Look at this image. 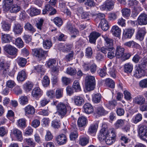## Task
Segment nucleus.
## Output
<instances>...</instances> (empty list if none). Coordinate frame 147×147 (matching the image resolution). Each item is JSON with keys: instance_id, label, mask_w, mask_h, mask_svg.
I'll return each instance as SVG.
<instances>
[{"instance_id": "f257e3e1", "label": "nucleus", "mask_w": 147, "mask_h": 147, "mask_svg": "<svg viewBox=\"0 0 147 147\" xmlns=\"http://www.w3.org/2000/svg\"><path fill=\"white\" fill-rule=\"evenodd\" d=\"M98 138L100 141L105 140L107 144L111 145L115 141L116 134L113 128L108 129H102L98 134Z\"/></svg>"}, {"instance_id": "f03ea898", "label": "nucleus", "mask_w": 147, "mask_h": 147, "mask_svg": "<svg viewBox=\"0 0 147 147\" xmlns=\"http://www.w3.org/2000/svg\"><path fill=\"white\" fill-rule=\"evenodd\" d=\"M56 113L62 119L66 116V114L69 113L71 111L70 106H66L64 104L60 102L56 106Z\"/></svg>"}, {"instance_id": "7ed1b4c3", "label": "nucleus", "mask_w": 147, "mask_h": 147, "mask_svg": "<svg viewBox=\"0 0 147 147\" xmlns=\"http://www.w3.org/2000/svg\"><path fill=\"white\" fill-rule=\"evenodd\" d=\"M95 82V80L94 76L89 75L85 77V84L87 90L90 91L94 89Z\"/></svg>"}, {"instance_id": "20e7f679", "label": "nucleus", "mask_w": 147, "mask_h": 147, "mask_svg": "<svg viewBox=\"0 0 147 147\" xmlns=\"http://www.w3.org/2000/svg\"><path fill=\"white\" fill-rule=\"evenodd\" d=\"M138 136L140 139L144 141H147V127L143 125L138 127Z\"/></svg>"}, {"instance_id": "39448f33", "label": "nucleus", "mask_w": 147, "mask_h": 147, "mask_svg": "<svg viewBox=\"0 0 147 147\" xmlns=\"http://www.w3.org/2000/svg\"><path fill=\"white\" fill-rule=\"evenodd\" d=\"M114 2L112 0H106L100 6V9L101 11H110L114 7Z\"/></svg>"}, {"instance_id": "423d86ee", "label": "nucleus", "mask_w": 147, "mask_h": 147, "mask_svg": "<svg viewBox=\"0 0 147 147\" xmlns=\"http://www.w3.org/2000/svg\"><path fill=\"white\" fill-rule=\"evenodd\" d=\"M124 49L120 46L117 47L115 55L117 58H121L123 60H125L128 59V54L124 53Z\"/></svg>"}, {"instance_id": "0eeeda50", "label": "nucleus", "mask_w": 147, "mask_h": 147, "mask_svg": "<svg viewBox=\"0 0 147 147\" xmlns=\"http://www.w3.org/2000/svg\"><path fill=\"white\" fill-rule=\"evenodd\" d=\"M105 41V46L108 49V50L113 49V40L110 38L108 35L107 34H102V36Z\"/></svg>"}, {"instance_id": "6e6552de", "label": "nucleus", "mask_w": 147, "mask_h": 147, "mask_svg": "<svg viewBox=\"0 0 147 147\" xmlns=\"http://www.w3.org/2000/svg\"><path fill=\"white\" fill-rule=\"evenodd\" d=\"M3 49L5 51L10 55L15 56L17 55L18 49L13 46L6 45L4 47Z\"/></svg>"}, {"instance_id": "1a4fd4ad", "label": "nucleus", "mask_w": 147, "mask_h": 147, "mask_svg": "<svg viewBox=\"0 0 147 147\" xmlns=\"http://www.w3.org/2000/svg\"><path fill=\"white\" fill-rule=\"evenodd\" d=\"M66 28L70 32L71 37L75 38L78 35V31L75 28L74 26L72 25L70 22H67Z\"/></svg>"}, {"instance_id": "9d476101", "label": "nucleus", "mask_w": 147, "mask_h": 147, "mask_svg": "<svg viewBox=\"0 0 147 147\" xmlns=\"http://www.w3.org/2000/svg\"><path fill=\"white\" fill-rule=\"evenodd\" d=\"M47 53V51H44L42 49H32V54L40 59L43 57Z\"/></svg>"}, {"instance_id": "9b49d317", "label": "nucleus", "mask_w": 147, "mask_h": 147, "mask_svg": "<svg viewBox=\"0 0 147 147\" xmlns=\"http://www.w3.org/2000/svg\"><path fill=\"white\" fill-rule=\"evenodd\" d=\"M137 21L140 25L147 24V14L145 13L141 14L138 18Z\"/></svg>"}, {"instance_id": "f8f14e48", "label": "nucleus", "mask_w": 147, "mask_h": 147, "mask_svg": "<svg viewBox=\"0 0 147 147\" xmlns=\"http://www.w3.org/2000/svg\"><path fill=\"white\" fill-rule=\"evenodd\" d=\"M11 134L17 140L21 141L23 139L22 132L17 128L13 129L11 132Z\"/></svg>"}, {"instance_id": "ddd939ff", "label": "nucleus", "mask_w": 147, "mask_h": 147, "mask_svg": "<svg viewBox=\"0 0 147 147\" xmlns=\"http://www.w3.org/2000/svg\"><path fill=\"white\" fill-rule=\"evenodd\" d=\"M74 104L78 106H80L84 102L83 98L79 96H75L71 99Z\"/></svg>"}, {"instance_id": "4468645a", "label": "nucleus", "mask_w": 147, "mask_h": 147, "mask_svg": "<svg viewBox=\"0 0 147 147\" xmlns=\"http://www.w3.org/2000/svg\"><path fill=\"white\" fill-rule=\"evenodd\" d=\"M15 34H21L23 32L22 26L18 23H15L14 25L13 30Z\"/></svg>"}, {"instance_id": "2eb2a0df", "label": "nucleus", "mask_w": 147, "mask_h": 147, "mask_svg": "<svg viewBox=\"0 0 147 147\" xmlns=\"http://www.w3.org/2000/svg\"><path fill=\"white\" fill-rule=\"evenodd\" d=\"M13 38L9 34H2L1 40L2 43H5L10 42Z\"/></svg>"}, {"instance_id": "dca6fc26", "label": "nucleus", "mask_w": 147, "mask_h": 147, "mask_svg": "<svg viewBox=\"0 0 147 147\" xmlns=\"http://www.w3.org/2000/svg\"><path fill=\"white\" fill-rule=\"evenodd\" d=\"M146 33V29L145 28H139L136 35L137 39L140 41L142 40Z\"/></svg>"}, {"instance_id": "f3484780", "label": "nucleus", "mask_w": 147, "mask_h": 147, "mask_svg": "<svg viewBox=\"0 0 147 147\" xmlns=\"http://www.w3.org/2000/svg\"><path fill=\"white\" fill-rule=\"evenodd\" d=\"M55 140L58 144L62 145L66 143L67 139L64 134H61L56 137Z\"/></svg>"}, {"instance_id": "a211bd4d", "label": "nucleus", "mask_w": 147, "mask_h": 147, "mask_svg": "<svg viewBox=\"0 0 147 147\" xmlns=\"http://www.w3.org/2000/svg\"><path fill=\"white\" fill-rule=\"evenodd\" d=\"M27 78V74L25 70L19 71L18 74L17 79L18 81H23Z\"/></svg>"}, {"instance_id": "6ab92c4d", "label": "nucleus", "mask_w": 147, "mask_h": 147, "mask_svg": "<svg viewBox=\"0 0 147 147\" xmlns=\"http://www.w3.org/2000/svg\"><path fill=\"white\" fill-rule=\"evenodd\" d=\"M100 35V34L96 32H94L91 33L89 36L90 42L92 43H95L96 39Z\"/></svg>"}, {"instance_id": "aec40b11", "label": "nucleus", "mask_w": 147, "mask_h": 147, "mask_svg": "<svg viewBox=\"0 0 147 147\" xmlns=\"http://www.w3.org/2000/svg\"><path fill=\"white\" fill-rule=\"evenodd\" d=\"M42 94V92L38 87L34 88L32 92V96L35 98L40 97Z\"/></svg>"}, {"instance_id": "412c9836", "label": "nucleus", "mask_w": 147, "mask_h": 147, "mask_svg": "<svg viewBox=\"0 0 147 147\" xmlns=\"http://www.w3.org/2000/svg\"><path fill=\"white\" fill-rule=\"evenodd\" d=\"M111 32L113 35L119 37L121 34V29L117 25H115L112 27Z\"/></svg>"}, {"instance_id": "4be33fe9", "label": "nucleus", "mask_w": 147, "mask_h": 147, "mask_svg": "<svg viewBox=\"0 0 147 147\" xmlns=\"http://www.w3.org/2000/svg\"><path fill=\"white\" fill-rule=\"evenodd\" d=\"M84 111L85 113L87 114H90L93 112L94 109L92 105L89 103L85 104L84 106Z\"/></svg>"}, {"instance_id": "5701e85b", "label": "nucleus", "mask_w": 147, "mask_h": 147, "mask_svg": "<svg viewBox=\"0 0 147 147\" xmlns=\"http://www.w3.org/2000/svg\"><path fill=\"white\" fill-rule=\"evenodd\" d=\"M145 75V71L143 68L139 66L136 69L135 76L138 78H140Z\"/></svg>"}, {"instance_id": "b1692460", "label": "nucleus", "mask_w": 147, "mask_h": 147, "mask_svg": "<svg viewBox=\"0 0 147 147\" xmlns=\"http://www.w3.org/2000/svg\"><path fill=\"white\" fill-rule=\"evenodd\" d=\"M25 113L26 115H33L35 112L34 107L30 105H28L25 107L24 109Z\"/></svg>"}, {"instance_id": "393cba45", "label": "nucleus", "mask_w": 147, "mask_h": 147, "mask_svg": "<svg viewBox=\"0 0 147 147\" xmlns=\"http://www.w3.org/2000/svg\"><path fill=\"white\" fill-rule=\"evenodd\" d=\"M95 113L100 115H104L108 113V112L105 110L102 107H99L96 108Z\"/></svg>"}, {"instance_id": "a878e982", "label": "nucleus", "mask_w": 147, "mask_h": 147, "mask_svg": "<svg viewBox=\"0 0 147 147\" xmlns=\"http://www.w3.org/2000/svg\"><path fill=\"white\" fill-rule=\"evenodd\" d=\"M78 125L79 127H81L86 126L87 123L86 118L83 116L80 117L78 120Z\"/></svg>"}, {"instance_id": "bb28decb", "label": "nucleus", "mask_w": 147, "mask_h": 147, "mask_svg": "<svg viewBox=\"0 0 147 147\" xmlns=\"http://www.w3.org/2000/svg\"><path fill=\"white\" fill-rule=\"evenodd\" d=\"M28 12L31 16H33L39 14L40 10L36 8L31 7L28 10Z\"/></svg>"}, {"instance_id": "cd10ccee", "label": "nucleus", "mask_w": 147, "mask_h": 147, "mask_svg": "<svg viewBox=\"0 0 147 147\" xmlns=\"http://www.w3.org/2000/svg\"><path fill=\"white\" fill-rule=\"evenodd\" d=\"M99 25L100 26L102 29L105 31L107 30L109 28L108 22L105 19L101 20Z\"/></svg>"}, {"instance_id": "c85d7f7f", "label": "nucleus", "mask_w": 147, "mask_h": 147, "mask_svg": "<svg viewBox=\"0 0 147 147\" xmlns=\"http://www.w3.org/2000/svg\"><path fill=\"white\" fill-rule=\"evenodd\" d=\"M98 125L97 124H92L89 127L88 133L90 134H95L97 131Z\"/></svg>"}, {"instance_id": "c756f323", "label": "nucleus", "mask_w": 147, "mask_h": 147, "mask_svg": "<svg viewBox=\"0 0 147 147\" xmlns=\"http://www.w3.org/2000/svg\"><path fill=\"white\" fill-rule=\"evenodd\" d=\"M72 87L73 90L76 92H79L81 91L80 83L78 80H76L74 81Z\"/></svg>"}, {"instance_id": "7c9ffc66", "label": "nucleus", "mask_w": 147, "mask_h": 147, "mask_svg": "<svg viewBox=\"0 0 147 147\" xmlns=\"http://www.w3.org/2000/svg\"><path fill=\"white\" fill-rule=\"evenodd\" d=\"M73 129L74 131H72L69 137L70 140H74L77 138L78 137V134L77 131V128L76 125L75 124L73 125Z\"/></svg>"}, {"instance_id": "2f4dec72", "label": "nucleus", "mask_w": 147, "mask_h": 147, "mask_svg": "<svg viewBox=\"0 0 147 147\" xmlns=\"http://www.w3.org/2000/svg\"><path fill=\"white\" fill-rule=\"evenodd\" d=\"M24 28L26 30L29 31L32 34L36 31L35 29L34 28L31 24L29 22H27L25 24Z\"/></svg>"}, {"instance_id": "473e14b6", "label": "nucleus", "mask_w": 147, "mask_h": 147, "mask_svg": "<svg viewBox=\"0 0 147 147\" xmlns=\"http://www.w3.org/2000/svg\"><path fill=\"white\" fill-rule=\"evenodd\" d=\"M102 99V96L99 93H97L94 94L92 96V100L95 103H98L100 102Z\"/></svg>"}, {"instance_id": "72a5a7b5", "label": "nucleus", "mask_w": 147, "mask_h": 147, "mask_svg": "<svg viewBox=\"0 0 147 147\" xmlns=\"http://www.w3.org/2000/svg\"><path fill=\"white\" fill-rule=\"evenodd\" d=\"M34 69L38 73L41 75V78L45 74V71L43 69V66L40 65H38L36 66H34Z\"/></svg>"}, {"instance_id": "f704fd0d", "label": "nucleus", "mask_w": 147, "mask_h": 147, "mask_svg": "<svg viewBox=\"0 0 147 147\" xmlns=\"http://www.w3.org/2000/svg\"><path fill=\"white\" fill-rule=\"evenodd\" d=\"M43 46L44 48L46 49H49L52 46V43L50 39L43 40Z\"/></svg>"}, {"instance_id": "c9c22d12", "label": "nucleus", "mask_w": 147, "mask_h": 147, "mask_svg": "<svg viewBox=\"0 0 147 147\" xmlns=\"http://www.w3.org/2000/svg\"><path fill=\"white\" fill-rule=\"evenodd\" d=\"M18 101L20 105H24L28 103V99L27 96H22L19 98Z\"/></svg>"}, {"instance_id": "e433bc0d", "label": "nucleus", "mask_w": 147, "mask_h": 147, "mask_svg": "<svg viewBox=\"0 0 147 147\" xmlns=\"http://www.w3.org/2000/svg\"><path fill=\"white\" fill-rule=\"evenodd\" d=\"M33 86L32 83L29 81L26 82L23 85L24 89L27 92L31 90Z\"/></svg>"}, {"instance_id": "4c0bfd02", "label": "nucleus", "mask_w": 147, "mask_h": 147, "mask_svg": "<svg viewBox=\"0 0 147 147\" xmlns=\"http://www.w3.org/2000/svg\"><path fill=\"white\" fill-rule=\"evenodd\" d=\"M89 142V138L88 137H81L80 138L79 144L82 146H85Z\"/></svg>"}, {"instance_id": "58836bf2", "label": "nucleus", "mask_w": 147, "mask_h": 147, "mask_svg": "<svg viewBox=\"0 0 147 147\" xmlns=\"http://www.w3.org/2000/svg\"><path fill=\"white\" fill-rule=\"evenodd\" d=\"M26 120L25 119H20L17 121V125L18 127L25 128L26 126Z\"/></svg>"}, {"instance_id": "ea45409f", "label": "nucleus", "mask_w": 147, "mask_h": 147, "mask_svg": "<svg viewBox=\"0 0 147 147\" xmlns=\"http://www.w3.org/2000/svg\"><path fill=\"white\" fill-rule=\"evenodd\" d=\"M4 7L6 10H9L11 5L13 3V0H3Z\"/></svg>"}, {"instance_id": "a19ab883", "label": "nucleus", "mask_w": 147, "mask_h": 147, "mask_svg": "<svg viewBox=\"0 0 147 147\" xmlns=\"http://www.w3.org/2000/svg\"><path fill=\"white\" fill-rule=\"evenodd\" d=\"M105 84L110 88H114L115 87L114 82L110 78H108L105 80Z\"/></svg>"}, {"instance_id": "79ce46f5", "label": "nucleus", "mask_w": 147, "mask_h": 147, "mask_svg": "<svg viewBox=\"0 0 147 147\" xmlns=\"http://www.w3.org/2000/svg\"><path fill=\"white\" fill-rule=\"evenodd\" d=\"M134 102L138 104L141 105L145 102V99L143 97L138 96L134 99Z\"/></svg>"}, {"instance_id": "37998d69", "label": "nucleus", "mask_w": 147, "mask_h": 147, "mask_svg": "<svg viewBox=\"0 0 147 147\" xmlns=\"http://www.w3.org/2000/svg\"><path fill=\"white\" fill-rule=\"evenodd\" d=\"M17 62L20 66H24L27 62L26 59L22 57H18L17 59Z\"/></svg>"}, {"instance_id": "c03bdc74", "label": "nucleus", "mask_w": 147, "mask_h": 147, "mask_svg": "<svg viewBox=\"0 0 147 147\" xmlns=\"http://www.w3.org/2000/svg\"><path fill=\"white\" fill-rule=\"evenodd\" d=\"M50 81L47 76H45L43 78L42 83V86L45 87H48L49 85Z\"/></svg>"}, {"instance_id": "a18cd8bd", "label": "nucleus", "mask_w": 147, "mask_h": 147, "mask_svg": "<svg viewBox=\"0 0 147 147\" xmlns=\"http://www.w3.org/2000/svg\"><path fill=\"white\" fill-rule=\"evenodd\" d=\"M63 95V89L62 88H57L56 90L55 96L57 99L62 97Z\"/></svg>"}, {"instance_id": "49530a36", "label": "nucleus", "mask_w": 147, "mask_h": 147, "mask_svg": "<svg viewBox=\"0 0 147 147\" xmlns=\"http://www.w3.org/2000/svg\"><path fill=\"white\" fill-rule=\"evenodd\" d=\"M15 44L18 48H22L24 47L23 42L20 38H18L16 39Z\"/></svg>"}, {"instance_id": "de8ad7c7", "label": "nucleus", "mask_w": 147, "mask_h": 147, "mask_svg": "<svg viewBox=\"0 0 147 147\" xmlns=\"http://www.w3.org/2000/svg\"><path fill=\"white\" fill-rule=\"evenodd\" d=\"M20 9V7L16 4L12 5L10 7L9 10L11 13H16L19 11Z\"/></svg>"}, {"instance_id": "09e8293b", "label": "nucleus", "mask_w": 147, "mask_h": 147, "mask_svg": "<svg viewBox=\"0 0 147 147\" xmlns=\"http://www.w3.org/2000/svg\"><path fill=\"white\" fill-rule=\"evenodd\" d=\"M139 66L143 69H147V58H144L142 59Z\"/></svg>"}, {"instance_id": "8fccbe9b", "label": "nucleus", "mask_w": 147, "mask_h": 147, "mask_svg": "<svg viewBox=\"0 0 147 147\" xmlns=\"http://www.w3.org/2000/svg\"><path fill=\"white\" fill-rule=\"evenodd\" d=\"M47 64L49 68H52L56 64V61L54 59H49L47 62Z\"/></svg>"}, {"instance_id": "3c124183", "label": "nucleus", "mask_w": 147, "mask_h": 147, "mask_svg": "<svg viewBox=\"0 0 147 147\" xmlns=\"http://www.w3.org/2000/svg\"><path fill=\"white\" fill-rule=\"evenodd\" d=\"M76 72V69L73 68L71 67H69L67 68L65 73L71 76H73L75 75Z\"/></svg>"}, {"instance_id": "603ef678", "label": "nucleus", "mask_w": 147, "mask_h": 147, "mask_svg": "<svg viewBox=\"0 0 147 147\" xmlns=\"http://www.w3.org/2000/svg\"><path fill=\"white\" fill-rule=\"evenodd\" d=\"M53 22L57 26L59 27L61 26L63 23L62 19L60 17H56L53 19Z\"/></svg>"}, {"instance_id": "864d4df0", "label": "nucleus", "mask_w": 147, "mask_h": 147, "mask_svg": "<svg viewBox=\"0 0 147 147\" xmlns=\"http://www.w3.org/2000/svg\"><path fill=\"white\" fill-rule=\"evenodd\" d=\"M1 27L3 30L8 31L9 30L10 25L6 22L3 21L1 23Z\"/></svg>"}, {"instance_id": "5fc2aeb1", "label": "nucleus", "mask_w": 147, "mask_h": 147, "mask_svg": "<svg viewBox=\"0 0 147 147\" xmlns=\"http://www.w3.org/2000/svg\"><path fill=\"white\" fill-rule=\"evenodd\" d=\"M93 54L92 48L90 47H88L86 49L85 56L88 58H90Z\"/></svg>"}, {"instance_id": "6e6d98bb", "label": "nucleus", "mask_w": 147, "mask_h": 147, "mask_svg": "<svg viewBox=\"0 0 147 147\" xmlns=\"http://www.w3.org/2000/svg\"><path fill=\"white\" fill-rule=\"evenodd\" d=\"M125 122V120L118 119L115 123V125L116 128H118L122 127Z\"/></svg>"}, {"instance_id": "4d7b16f0", "label": "nucleus", "mask_w": 147, "mask_h": 147, "mask_svg": "<svg viewBox=\"0 0 147 147\" xmlns=\"http://www.w3.org/2000/svg\"><path fill=\"white\" fill-rule=\"evenodd\" d=\"M53 9V7L49 4L47 3L45 5V8L42 10V13L43 14H47L48 12Z\"/></svg>"}, {"instance_id": "13d9d810", "label": "nucleus", "mask_w": 147, "mask_h": 147, "mask_svg": "<svg viewBox=\"0 0 147 147\" xmlns=\"http://www.w3.org/2000/svg\"><path fill=\"white\" fill-rule=\"evenodd\" d=\"M61 47H60V49L63 52L69 51L71 48V46L69 45H63V44H61Z\"/></svg>"}, {"instance_id": "bf43d9fd", "label": "nucleus", "mask_w": 147, "mask_h": 147, "mask_svg": "<svg viewBox=\"0 0 147 147\" xmlns=\"http://www.w3.org/2000/svg\"><path fill=\"white\" fill-rule=\"evenodd\" d=\"M24 141L28 145H30L31 147H34L36 145V143L34 142L33 140L31 138L25 139Z\"/></svg>"}, {"instance_id": "052dcab7", "label": "nucleus", "mask_w": 147, "mask_h": 147, "mask_svg": "<svg viewBox=\"0 0 147 147\" xmlns=\"http://www.w3.org/2000/svg\"><path fill=\"white\" fill-rule=\"evenodd\" d=\"M121 12L123 16L124 17L128 19L129 16V9L127 8H124L121 9Z\"/></svg>"}, {"instance_id": "680f3d73", "label": "nucleus", "mask_w": 147, "mask_h": 147, "mask_svg": "<svg viewBox=\"0 0 147 147\" xmlns=\"http://www.w3.org/2000/svg\"><path fill=\"white\" fill-rule=\"evenodd\" d=\"M139 84L140 86L142 88H147V78L141 80Z\"/></svg>"}, {"instance_id": "e2e57ef3", "label": "nucleus", "mask_w": 147, "mask_h": 147, "mask_svg": "<svg viewBox=\"0 0 147 147\" xmlns=\"http://www.w3.org/2000/svg\"><path fill=\"white\" fill-rule=\"evenodd\" d=\"M61 81L63 85L66 86L70 83L71 80L66 77H63L61 78Z\"/></svg>"}, {"instance_id": "0e129e2a", "label": "nucleus", "mask_w": 147, "mask_h": 147, "mask_svg": "<svg viewBox=\"0 0 147 147\" xmlns=\"http://www.w3.org/2000/svg\"><path fill=\"white\" fill-rule=\"evenodd\" d=\"M53 137V136L51 132L49 131H47L45 136V140L47 141H50L52 139Z\"/></svg>"}, {"instance_id": "69168bd1", "label": "nucleus", "mask_w": 147, "mask_h": 147, "mask_svg": "<svg viewBox=\"0 0 147 147\" xmlns=\"http://www.w3.org/2000/svg\"><path fill=\"white\" fill-rule=\"evenodd\" d=\"M47 96L49 98H53L55 97V92L54 90H49L47 92Z\"/></svg>"}, {"instance_id": "338daca9", "label": "nucleus", "mask_w": 147, "mask_h": 147, "mask_svg": "<svg viewBox=\"0 0 147 147\" xmlns=\"http://www.w3.org/2000/svg\"><path fill=\"white\" fill-rule=\"evenodd\" d=\"M15 85L16 83L13 80H9L7 81L6 82V86L11 88H13Z\"/></svg>"}, {"instance_id": "774afa93", "label": "nucleus", "mask_w": 147, "mask_h": 147, "mask_svg": "<svg viewBox=\"0 0 147 147\" xmlns=\"http://www.w3.org/2000/svg\"><path fill=\"white\" fill-rule=\"evenodd\" d=\"M96 3L94 0H86L85 3V4L90 7H94Z\"/></svg>"}]
</instances>
